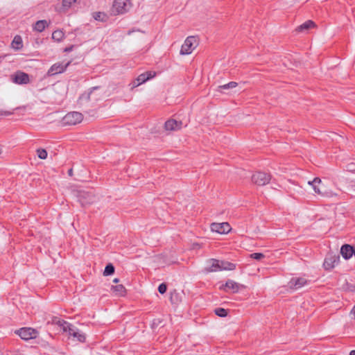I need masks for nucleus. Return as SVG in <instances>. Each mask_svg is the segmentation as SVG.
I'll list each match as a JSON object with an SVG mask.
<instances>
[{
    "label": "nucleus",
    "instance_id": "1",
    "mask_svg": "<svg viewBox=\"0 0 355 355\" xmlns=\"http://www.w3.org/2000/svg\"><path fill=\"white\" fill-rule=\"evenodd\" d=\"M308 184L312 187L315 194L321 197L332 198L338 196L336 192L328 189L319 178L309 181Z\"/></svg>",
    "mask_w": 355,
    "mask_h": 355
},
{
    "label": "nucleus",
    "instance_id": "2",
    "mask_svg": "<svg viewBox=\"0 0 355 355\" xmlns=\"http://www.w3.org/2000/svg\"><path fill=\"white\" fill-rule=\"evenodd\" d=\"M236 268L235 265L232 263L219 261L215 259H208L206 262V267L205 271L206 272H213L221 270H233Z\"/></svg>",
    "mask_w": 355,
    "mask_h": 355
},
{
    "label": "nucleus",
    "instance_id": "3",
    "mask_svg": "<svg viewBox=\"0 0 355 355\" xmlns=\"http://www.w3.org/2000/svg\"><path fill=\"white\" fill-rule=\"evenodd\" d=\"M132 7L131 0H114L110 10V14L112 16L123 15L128 12Z\"/></svg>",
    "mask_w": 355,
    "mask_h": 355
},
{
    "label": "nucleus",
    "instance_id": "4",
    "mask_svg": "<svg viewBox=\"0 0 355 355\" xmlns=\"http://www.w3.org/2000/svg\"><path fill=\"white\" fill-rule=\"evenodd\" d=\"M199 42L197 37L189 36L184 40L180 51V55H185L191 54L198 46Z\"/></svg>",
    "mask_w": 355,
    "mask_h": 355
},
{
    "label": "nucleus",
    "instance_id": "5",
    "mask_svg": "<svg viewBox=\"0 0 355 355\" xmlns=\"http://www.w3.org/2000/svg\"><path fill=\"white\" fill-rule=\"evenodd\" d=\"M83 119V115L78 112H71L62 118V123L66 125H75Z\"/></svg>",
    "mask_w": 355,
    "mask_h": 355
},
{
    "label": "nucleus",
    "instance_id": "6",
    "mask_svg": "<svg viewBox=\"0 0 355 355\" xmlns=\"http://www.w3.org/2000/svg\"><path fill=\"white\" fill-rule=\"evenodd\" d=\"M271 176L264 172L258 171L252 176V181L258 186H264L270 182Z\"/></svg>",
    "mask_w": 355,
    "mask_h": 355
},
{
    "label": "nucleus",
    "instance_id": "7",
    "mask_svg": "<svg viewBox=\"0 0 355 355\" xmlns=\"http://www.w3.org/2000/svg\"><path fill=\"white\" fill-rule=\"evenodd\" d=\"M12 83L17 85H26L31 82L29 75L21 71H17L10 76Z\"/></svg>",
    "mask_w": 355,
    "mask_h": 355
},
{
    "label": "nucleus",
    "instance_id": "8",
    "mask_svg": "<svg viewBox=\"0 0 355 355\" xmlns=\"http://www.w3.org/2000/svg\"><path fill=\"white\" fill-rule=\"evenodd\" d=\"M76 196L82 205H87L93 202L95 200L94 195L88 191L78 190L76 191Z\"/></svg>",
    "mask_w": 355,
    "mask_h": 355
},
{
    "label": "nucleus",
    "instance_id": "9",
    "mask_svg": "<svg viewBox=\"0 0 355 355\" xmlns=\"http://www.w3.org/2000/svg\"><path fill=\"white\" fill-rule=\"evenodd\" d=\"M210 229L211 232L220 234H226L232 230L230 225L227 222L213 223L210 225Z\"/></svg>",
    "mask_w": 355,
    "mask_h": 355
},
{
    "label": "nucleus",
    "instance_id": "10",
    "mask_svg": "<svg viewBox=\"0 0 355 355\" xmlns=\"http://www.w3.org/2000/svg\"><path fill=\"white\" fill-rule=\"evenodd\" d=\"M70 63L71 62L69 61L66 63H64V62H60L53 64L48 70L47 75L49 76H52L56 74L63 73L66 71L67 68L70 64Z\"/></svg>",
    "mask_w": 355,
    "mask_h": 355
},
{
    "label": "nucleus",
    "instance_id": "11",
    "mask_svg": "<svg viewBox=\"0 0 355 355\" xmlns=\"http://www.w3.org/2000/svg\"><path fill=\"white\" fill-rule=\"evenodd\" d=\"M16 334L25 340L35 338L37 336V331L30 327L21 328L16 331Z\"/></svg>",
    "mask_w": 355,
    "mask_h": 355
},
{
    "label": "nucleus",
    "instance_id": "12",
    "mask_svg": "<svg viewBox=\"0 0 355 355\" xmlns=\"http://www.w3.org/2000/svg\"><path fill=\"white\" fill-rule=\"evenodd\" d=\"M245 286L242 284H240L233 280H228L225 283V284L220 286V289L227 291L228 290H231L232 293H237L239 290L244 288Z\"/></svg>",
    "mask_w": 355,
    "mask_h": 355
},
{
    "label": "nucleus",
    "instance_id": "13",
    "mask_svg": "<svg viewBox=\"0 0 355 355\" xmlns=\"http://www.w3.org/2000/svg\"><path fill=\"white\" fill-rule=\"evenodd\" d=\"M339 259L338 256L328 254L324 259L323 267L327 270H331L338 263Z\"/></svg>",
    "mask_w": 355,
    "mask_h": 355
},
{
    "label": "nucleus",
    "instance_id": "14",
    "mask_svg": "<svg viewBox=\"0 0 355 355\" xmlns=\"http://www.w3.org/2000/svg\"><path fill=\"white\" fill-rule=\"evenodd\" d=\"M308 280L305 277H294L288 282L290 288L297 290L306 285Z\"/></svg>",
    "mask_w": 355,
    "mask_h": 355
},
{
    "label": "nucleus",
    "instance_id": "15",
    "mask_svg": "<svg viewBox=\"0 0 355 355\" xmlns=\"http://www.w3.org/2000/svg\"><path fill=\"white\" fill-rule=\"evenodd\" d=\"M182 123L180 121L175 119H169L166 121L164 128L167 131H177L182 128Z\"/></svg>",
    "mask_w": 355,
    "mask_h": 355
},
{
    "label": "nucleus",
    "instance_id": "16",
    "mask_svg": "<svg viewBox=\"0 0 355 355\" xmlns=\"http://www.w3.org/2000/svg\"><path fill=\"white\" fill-rule=\"evenodd\" d=\"M52 324L60 327L64 332H69V331L72 330V327L69 322L58 318H53L52 319Z\"/></svg>",
    "mask_w": 355,
    "mask_h": 355
},
{
    "label": "nucleus",
    "instance_id": "17",
    "mask_svg": "<svg viewBox=\"0 0 355 355\" xmlns=\"http://www.w3.org/2000/svg\"><path fill=\"white\" fill-rule=\"evenodd\" d=\"M354 250L352 246L345 244L342 246L340 253L345 259H347L352 257L354 254Z\"/></svg>",
    "mask_w": 355,
    "mask_h": 355
},
{
    "label": "nucleus",
    "instance_id": "18",
    "mask_svg": "<svg viewBox=\"0 0 355 355\" xmlns=\"http://www.w3.org/2000/svg\"><path fill=\"white\" fill-rule=\"evenodd\" d=\"M111 291L112 294L117 297L124 296L126 293V289L122 284L112 286Z\"/></svg>",
    "mask_w": 355,
    "mask_h": 355
},
{
    "label": "nucleus",
    "instance_id": "19",
    "mask_svg": "<svg viewBox=\"0 0 355 355\" xmlns=\"http://www.w3.org/2000/svg\"><path fill=\"white\" fill-rule=\"evenodd\" d=\"M155 72L154 71H146L144 73H141L140 74L137 78V82H139V83L141 85L144 83H146L147 80L153 78V77L155 76Z\"/></svg>",
    "mask_w": 355,
    "mask_h": 355
},
{
    "label": "nucleus",
    "instance_id": "20",
    "mask_svg": "<svg viewBox=\"0 0 355 355\" xmlns=\"http://www.w3.org/2000/svg\"><path fill=\"white\" fill-rule=\"evenodd\" d=\"M76 1V0H62V6L57 8V10L60 12H65L71 8V5Z\"/></svg>",
    "mask_w": 355,
    "mask_h": 355
},
{
    "label": "nucleus",
    "instance_id": "21",
    "mask_svg": "<svg viewBox=\"0 0 355 355\" xmlns=\"http://www.w3.org/2000/svg\"><path fill=\"white\" fill-rule=\"evenodd\" d=\"M68 333L70 336H73V338H76L80 342H84L85 340V336L81 332L76 331L73 327L72 330L69 331Z\"/></svg>",
    "mask_w": 355,
    "mask_h": 355
},
{
    "label": "nucleus",
    "instance_id": "22",
    "mask_svg": "<svg viewBox=\"0 0 355 355\" xmlns=\"http://www.w3.org/2000/svg\"><path fill=\"white\" fill-rule=\"evenodd\" d=\"M11 46L12 48L15 50L21 49L23 46L21 37L19 35H16L11 43Z\"/></svg>",
    "mask_w": 355,
    "mask_h": 355
},
{
    "label": "nucleus",
    "instance_id": "23",
    "mask_svg": "<svg viewBox=\"0 0 355 355\" xmlns=\"http://www.w3.org/2000/svg\"><path fill=\"white\" fill-rule=\"evenodd\" d=\"M92 16L95 20L99 21H106L108 19V15L104 12H95Z\"/></svg>",
    "mask_w": 355,
    "mask_h": 355
},
{
    "label": "nucleus",
    "instance_id": "24",
    "mask_svg": "<svg viewBox=\"0 0 355 355\" xmlns=\"http://www.w3.org/2000/svg\"><path fill=\"white\" fill-rule=\"evenodd\" d=\"M315 26V23L313 21L309 20L297 27V31L302 32L304 30H307Z\"/></svg>",
    "mask_w": 355,
    "mask_h": 355
},
{
    "label": "nucleus",
    "instance_id": "25",
    "mask_svg": "<svg viewBox=\"0 0 355 355\" xmlns=\"http://www.w3.org/2000/svg\"><path fill=\"white\" fill-rule=\"evenodd\" d=\"M47 26V21L46 20L37 21L34 26V29L38 32H42L44 30Z\"/></svg>",
    "mask_w": 355,
    "mask_h": 355
},
{
    "label": "nucleus",
    "instance_id": "26",
    "mask_svg": "<svg viewBox=\"0 0 355 355\" xmlns=\"http://www.w3.org/2000/svg\"><path fill=\"white\" fill-rule=\"evenodd\" d=\"M64 34L62 31L58 30L53 33L52 38H53V40H54L57 42H60L62 40V38L64 37Z\"/></svg>",
    "mask_w": 355,
    "mask_h": 355
},
{
    "label": "nucleus",
    "instance_id": "27",
    "mask_svg": "<svg viewBox=\"0 0 355 355\" xmlns=\"http://www.w3.org/2000/svg\"><path fill=\"white\" fill-rule=\"evenodd\" d=\"M114 272V267L112 264H107L104 270L103 275L105 276L110 275Z\"/></svg>",
    "mask_w": 355,
    "mask_h": 355
},
{
    "label": "nucleus",
    "instance_id": "28",
    "mask_svg": "<svg viewBox=\"0 0 355 355\" xmlns=\"http://www.w3.org/2000/svg\"><path fill=\"white\" fill-rule=\"evenodd\" d=\"M37 155L38 157L41 159H45L47 157V151L43 148H38L37 150Z\"/></svg>",
    "mask_w": 355,
    "mask_h": 355
},
{
    "label": "nucleus",
    "instance_id": "29",
    "mask_svg": "<svg viewBox=\"0 0 355 355\" xmlns=\"http://www.w3.org/2000/svg\"><path fill=\"white\" fill-rule=\"evenodd\" d=\"M214 313L220 317H225L227 315V311L223 308H217L214 310Z\"/></svg>",
    "mask_w": 355,
    "mask_h": 355
},
{
    "label": "nucleus",
    "instance_id": "30",
    "mask_svg": "<svg viewBox=\"0 0 355 355\" xmlns=\"http://www.w3.org/2000/svg\"><path fill=\"white\" fill-rule=\"evenodd\" d=\"M236 86H237V83H236V82H230V83H229L227 84L219 86L218 89H232V88L236 87Z\"/></svg>",
    "mask_w": 355,
    "mask_h": 355
},
{
    "label": "nucleus",
    "instance_id": "31",
    "mask_svg": "<svg viewBox=\"0 0 355 355\" xmlns=\"http://www.w3.org/2000/svg\"><path fill=\"white\" fill-rule=\"evenodd\" d=\"M250 257L252 259H257V260H260V259H263L265 257V255L263 253L256 252V253L251 254L250 255Z\"/></svg>",
    "mask_w": 355,
    "mask_h": 355
},
{
    "label": "nucleus",
    "instance_id": "32",
    "mask_svg": "<svg viewBox=\"0 0 355 355\" xmlns=\"http://www.w3.org/2000/svg\"><path fill=\"white\" fill-rule=\"evenodd\" d=\"M158 291L161 294H164L166 291V286L165 284H161L158 287Z\"/></svg>",
    "mask_w": 355,
    "mask_h": 355
},
{
    "label": "nucleus",
    "instance_id": "33",
    "mask_svg": "<svg viewBox=\"0 0 355 355\" xmlns=\"http://www.w3.org/2000/svg\"><path fill=\"white\" fill-rule=\"evenodd\" d=\"M141 84L139 83V82H137V78L135 80H134L130 84V86L131 87V89H133L134 88L139 86Z\"/></svg>",
    "mask_w": 355,
    "mask_h": 355
},
{
    "label": "nucleus",
    "instance_id": "34",
    "mask_svg": "<svg viewBox=\"0 0 355 355\" xmlns=\"http://www.w3.org/2000/svg\"><path fill=\"white\" fill-rule=\"evenodd\" d=\"M200 248V245L198 243H193L192 245L193 250L199 249Z\"/></svg>",
    "mask_w": 355,
    "mask_h": 355
},
{
    "label": "nucleus",
    "instance_id": "35",
    "mask_svg": "<svg viewBox=\"0 0 355 355\" xmlns=\"http://www.w3.org/2000/svg\"><path fill=\"white\" fill-rule=\"evenodd\" d=\"M351 314L353 315L354 319H355V306L352 309V310L351 311Z\"/></svg>",
    "mask_w": 355,
    "mask_h": 355
},
{
    "label": "nucleus",
    "instance_id": "36",
    "mask_svg": "<svg viewBox=\"0 0 355 355\" xmlns=\"http://www.w3.org/2000/svg\"><path fill=\"white\" fill-rule=\"evenodd\" d=\"M69 175L72 176L73 175V170L71 168L68 171Z\"/></svg>",
    "mask_w": 355,
    "mask_h": 355
},
{
    "label": "nucleus",
    "instance_id": "37",
    "mask_svg": "<svg viewBox=\"0 0 355 355\" xmlns=\"http://www.w3.org/2000/svg\"><path fill=\"white\" fill-rule=\"evenodd\" d=\"M119 282V279L118 278H115L113 279V282L117 284Z\"/></svg>",
    "mask_w": 355,
    "mask_h": 355
},
{
    "label": "nucleus",
    "instance_id": "38",
    "mask_svg": "<svg viewBox=\"0 0 355 355\" xmlns=\"http://www.w3.org/2000/svg\"><path fill=\"white\" fill-rule=\"evenodd\" d=\"M349 355H355V349L352 350V351L349 352Z\"/></svg>",
    "mask_w": 355,
    "mask_h": 355
},
{
    "label": "nucleus",
    "instance_id": "39",
    "mask_svg": "<svg viewBox=\"0 0 355 355\" xmlns=\"http://www.w3.org/2000/svg\"><path fill=\"white\" fill-rule=\"evenodd\" d=\"M4 114H5V115L8 116V115L12 114V112H6L4 113Z\"/></svg>",
    "mask_w": 355,
    "mask_h": 355
},
{
    "label": "nucleus",
    "instance_id": "40",
    "mask_svg": "<svg viewBox=\"0 0 355 355\" xmlns=\"http://www.w3.org/2000/svg\"><path fill=\"white\" fill-rule=\"evenodd\" d=\"M4 55L3 56H0V63L2 62V60L4 58Z\"/></svg>",
    "mask_w": 355,
    "mask_h": 355
},
{
    "label": "nucleus",
    "instance_id": "41",
    "mask_svg": "<svg viewBox=\"0 0 355 355\" xmlns=\"http://www.w3.org/2000/svg\"><path fill=\"white\" fill-rule=\"evenodd\" d=\"M157 321L158 323H160L161 321L159 320H155L154 322H153V325L155 324V322Z\"/></svg>",
    "mask_w": 355,
    "mask_h": 355
}]
</instances>
